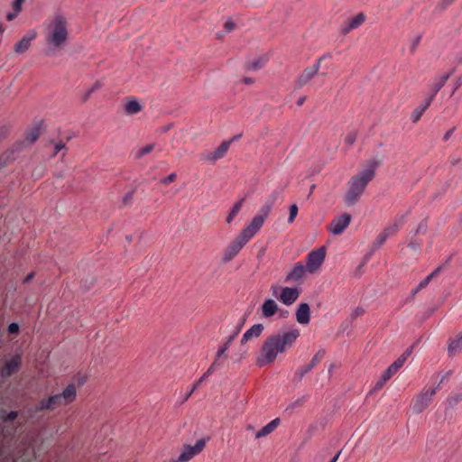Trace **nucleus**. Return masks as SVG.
Returning a JSON list of instances; mask_svg holds the SVG:
<instances>
[{
  "instance_id": "1",
  "label": "nucleus",
  "mask_w": 462,
  "mask_h": 462,
  "mask_svg": "<svg viewBox=\"0 0 462 462\" xmlns=\"http://www.w3.org/2000/svg\"><path fill=\"white\" fill-rule=\"evenodd\" d=\"M300 337L298 328H291L269 336L263 343L260 353L256 357L259 367L273 364L280 354L291 348Z\"/></svg>"
},
{
  "instance_id": "2",
  "label": "nucleus",
  "mask_w": 462,
  "mask_h": 462,
  "mask_svg": "<svg viewBox=\"0 0 462 462\" xmlns=\"http://www.w3.org/2000/svg\"><path fill=\"white\" fill-rule=\"evenodd\" d=\"M46 54L52 56L61 50L69 38V23L66 17L55 14L45 23Z\"/></svg>"
},
{
  "instance_id": "3",
  "label": "nucleus",
  "mask_w": 462,
  "mask_h": 462,
  "mask_svg": "<svg viewBox=\"0 0 462 462\" xmlns=\"http://www.w3.org/2000/svg\"><path fill=\"white\" fill-rule=\"evenodd\" d=\"M377 165L378 162L372 161L365 170L351 178L344 199L347 206H353L359 200L367 184L374 178Z\"/></svg>"
},
{
  "instance_id": "4",
  "label": "nucleus",
  "mask_w": 462,
  "mask_h": 462,
  "mask_svg": "<svg viewBox=\"0 0 462 462\" xmlns=\"http://www.w3.org/2000/svg\"><path fill=\"white\" fill-rule=\"evenodd\" d=\"M271 291L273 296L287 306L293 304L300 294V290L296 287L279 288L277 285H272Z\"/></svg>"
},
{
  "instance_id": "5",
  "label": "nucleus",
  "mask_w": 462,
  "mask_h": 462,
  "mask_svg": "<svg viewBox=\"0 0 462 462\" xmlns=\"http://www.w3.org/2000/svg\"><path fill=\"white\" fill-rule=\"evenodd\" d=\"M326 257L325 247L312 250L307 254L306 267L310 273H314L322 264Z\"/></svg>"
},
{
  "instance_id": "6",
  "label": "nucleus",
  "mask_w": 462,
  "mask_h": 462,
  "mask_svg": "<svg viewBox=\"0 0 462 462\" xmlns=\"http://www.w3.org/2000/svg\"><path fill=\"white\" fill-rule=\"evenodd\" d=\"M325 56L320 57L316 62L310 66L307 67L296 79L295 80V88L297 89L301 88L305 85H307L310 79L319 72L320 69V63Z\"/></svg>"
},
{
  "instance_id": "7",
  "label": "nucleus",
  "mask_w": 462,
  "mask_h": 462,
  "mask_svg": "<svg viewBox=\"0 0 462 462\" xmlns=\"http://www.w3.org/2000/svg\"><path fill=\"white\" fill-rule=\"evenodd\" d=\"M435 393L436 388H431L426 390L414 398L411 403L414 412L420 413L423 411L429 406Z\"/></svg>"
},
{
  "instance_id": "8",
  "label": "nucleus",
  "mask_w": 462,
  "mask_h": 462,
  "mask_svg": "<svg viewBox=\"0 0 462 462\" xmlns=\"http://www.w3.org/2000/svg\"><path fill=\"white\" fill-rule=\"evenodd\" d=\"M265 219V217L257 214L253 217L249 225L246 227H245L239 235L247 242H249V240L252 239L254 236V235L261 229Z\"/></svg>"
},
{
  "instance_id": "9",
  "label": "nucleus",
  "mask_w": 462,
  "mask_h": 462,
  "mask_svg": "<svg viewBox=\"0 0 462 462\" xmlns=\"http://www.w3.org/2000/svg\"><path fill=\"white\" fill-rule=\"evenodd\" d=\"M248 242L240 235L226 248L223 254V262L231 261Z\"/></svg>"
},
{
  "instance_id": "10",
  "label": "nucleus",
  "mask_w": 462,
  "mask_h": 462,
  "mask_svg": "<svg viewBox=\"0 0 462 462\" xmlns=\"http://www.w3.org/2000/svg\"><path fill=\"white\" fill-rule=\"evenodd\" d=\"M282 199V189L273 190L265 199L258 214L267 218L275 203Z\"/></svg>"
},
{
  "instance_id": "11",
  "label": "nucleus",
  "mask_w": 462,
  "mask_h": 462,
  "mask_svg": "<svg viewBox=\"0 0 462 462\" xmlns=\"http://www.w3.org/2000/svg\"><path fill=\"white\" fill-rule=\"evenodd\" d=\"M231 143L232 140L224 141L215 151L201 153V159L214 162L223 158L227 152Z\"/></svg>"
},
{
  "instance_id": "12",
  "label": "nucleus",
  "mask_w": 462,
  "mask_h": 462,
  "mask_svg": "<svg viewBox=\"0 0 462 462\" xmlns=\"http://www.w3.org/2000/svg\"><path fill=\"white\" fill-rule=\"evenodd\" d=\"M206 442L203 439L197 440L194 446H188L178 457L179 461L187 462L200 453L205 448Z\"/></svg>"
},
{
  "instance_id": "13",
  "label": "nucleus",
  "mask_w": 462,
  "mask_h": 462,
  "mask_svg": "<svg viewBox=\"0 0 462 462\" xmlns=\"http://www.w3.org/2000/svg\"><path fill=\"white\" fill-rule=\"evenodd\" d=\"M351 221L350 214H343L337 217H335L330 224L329 230L336 236L341 235L344 230L349 226Z\"/></svg>"
},
{
  "instance_id": "14",
  "label": "nucleus",
  "mask_w": 462,
  "mask_h": 462,
  "mask_svg": "<svg viewBox=\"0 0 462 462\" xmlns=\"http://www.w3.org/2000/svg\"><path fill=\"white\" fill-rule=\"evenodd\" d=\"M64 404L63 400H61L60 394H55L48 399H42L39 402L36 406L37 411H42L44 410L53 411L60 405Z\"/></svg>"
},
{
  "instance_id": "15",
  "label": "nucleus",
  "mask_w": 462,
  "mask_h": 462,
  "mask_svg": "<svg viewBox=\"0 0 462 462\" xmlns=\"http://www.w3.org/2000/svg\"><path fill=\"white\" fill-rule=\"evenodd\" d=\"M325 356V351L324 350H319L318 351V353L312 357L311 361L310 362V364H308L307 365L305 366H302L300 368H299L296 373H295V376L298 378V380H301L303 378V376L309 373L311 369H313L321 360L322 358L324 357Z\"/></svg>"
},
{
  "instance_id": "16",
  "label": "nucleus",
  "mask_w": 462,
  "mask_h": 462,
  "mask_svg": "<svg viewBox=\"0 0 462 462\" xmlns=\"http://www.w3.org/2000/svg\"><path fill=\"white\" fill-rule=\"evenodd\" d=\"M307 267L301 263L298 262L292 270L286 275L285 282H297L302 280L305 276Z\"/></svg>"
},
{
  "instance_id": "17",
  "label": "nucleus",
  "mask_w": 462,
  "mask_h": 462,
  "mask_svg": "<svg viewBox=\"0 0 462 462\" xmlns=\"http://www.w3.org/2000/svg\"><path fill=\"white\" fill-rule=\"evenodd\" d=\"M449 77V73L442 74L433 80V82L430 86V96L427 97L428 100H430V102L433 101L437 93L444 87Z\"/></svg>"
},
{
  "instance_id": "18",
  "label": "nucleus",
  "mask_w": 462,
  "mask_h": 462,
  "mask_svg": "<svg viewBox=\"0 0 462 462\" xmlns=\"http://www.w3.org/2000/svg\"><path fill=\"white\" fill-rule=\"evenodd\" d=\"M37 36V33L34 30H32L28 32L15 45H14V51L16 53H23L26 51L30 45L32 41H33Z\"/></svg>"
},
{
  "instance_id": "19",
  "label": "nucleus",
  "mask_w": 462,
  "mask_h": 462,
  "mask_svg": "<svg viewBox=\"0 0 462 462\" xmlns=\"http://www.w3.org/2000/svg\"><path fill=\"white\" fill-rule=\"evenodd\" d=\"M21 365V357L20 356H15L12 357L9 361L5 363V365L1 369V374L4 377H9L18 371Z\"/></svg>"
},
{
  "instance_id": "20",
  "label": "nucleus",
  "mask_w": 462,
  "mask_h": 462,
  "mask_svg": "<svg viewBox=\"0 0 462 462\" xmlns=\"http://www.w3.org/2000/svg\"><path fill=\"white\" fill-rule=\"evenodd\" d=\"M296 320L301 325H307L310 320V308L308 303H300L296 310Z\"/></svg>"
},
{
  "instance_id": "21",
  "label": "nucleus",
  "mask_w": 462,
  "mask_h": 462,
  "mask_svg": "<svg viewBox=\"0 0 462 462\" xmlns=\"http://www.w3.org/2000/svg\"><path fill=\"white\" fill-rule=\"evenodd\" d=\"M264 328L263 324H255L247 329L241 339V344H245L252 338H257L263 333Z\"/></svg>"
},
{
  "instance_id": "22",
  "label": "nucleus",
  "mask_w": 462,
  "mask_h": 462,
  "mask_svg": "<svg viewBox=\"0 0 462 462\" xmlns=\"http://www.w3.org/2000/svg\"><path fill=\"white\" fill-rule=\"evenodd\" d=\"M278 304L272 299L264 300L262 305V314L264 318H271L276 314Z\"/></svg>"
},
{
  "instance_id": "23",
  "label": "nucleus",
  "mask_w": 462,
  "mask_h": 462,
  "mask_svg": "<svg viewBox=\"0 0 462 462\" xmlns=\"http://www.w3.org/2000/svg\"><path fill=\"white\" fill-rule=\"evenodd\" d=\"M405 222V216L404 215H398L393 222L389 225L388 226H386L384 228V230L387 232V234L392 236L393 235H395L399 229L403 226Z\"/></svg>"
},
{
  "instance_id": "24",
  "label": "nucleus",
  "mask_w": 462,
  "mask_h": 462,
  "mask_svg": "<svg viewBox=\"0 0 462 462\" xmlns=\"http://www.w3.org/2000/svg\"><path fill=\"white\" fill-rule=\"evenodd\" d=\"M280 424V419L276 418L270 421L267 425L263 427L260 430L255 433V438L260 439L266 437L271 434Z\"/></svg>"
},
{
  "instance_id": "25",
  "label": "nucleus",
  "mask_w": 462,
  "mask_h": 462,
  "mask_svg": "<svg viewBox=\"0 0 462 462\" xmlns=\"http://www.w3.org/2000/svg\"><path fill=\"white\" fill-rule=\"evenodd\" d=\"M431 102L430 100H428L427 98L422 102L420 103L414 110L413 112L411 113V120L413 122V123H417L421 116L423 115V113L428 109V107L430 106Z\"/></svg>"
},
{
  "instance_id": "26",
  "label": "nucleus",
  "mask_w": 462,
  "mask_h": 462,
  "mask_svg": "<svg viewBox=\"0 0 462 462\" xmlns=\"http://www.w3.org/2000/svg\"><path fill=\"white\" fill-rule=\"evenodd\" d=\"M76 393L77 391L75 384L70 383L64 389V391L62 392V393L60 394V396L61 400H63L64 404L66 405L74 401Z\"/></svg>"
},
{
  "instance_id": "27",
  "label": "nucleus",
  "mask_w": 462,
  "mask_h": 462,
  "mask_svg": "<svg viewBox=\"0 0 462 462\" xmlns=\"http://www.w3.org/2000/svg\"><path fill=\"white\" fill-rule=\"evenodd\" d=\"M365 15L363 14H358L348 21L347 25L343 28V32L348 33L351 30L359 27L365 22Z\"/></svg>"
},
{
  "instance_id": "28",
  "label": "nucleus",
  "mask_w": 462,
  "mask_h": 462,
  "mask_svg": "<svg viewBox=\"0 0 462 462\" xmlns=\"http://www.w3.org/2000/svg\"><path fill=\"white\" fill-rule=\"evenodd\" d=\"M462 350V332L457 337L450 340L448 351L449 356H455Z\"/></svg>"
},
{
  "instance_id": "29",
  "label": "nucleus",
  "mask_w": 462,
  "mask_h": 462,
  "mask_svg": "<svg viewBox=\"0 0 462 462\" xmlns=\"http://www.w3.org/2000/svg\"><path fill=\"white\" fill-rule=\"evenodd\" d=\"M244 201H245V198H242L237 202H236V204L233 206L231 211L229 212V214L226 217V222L228 224H230L233 221V219L238 215V213L241 210V208L244 204Z\"/></svg>"
},
{
  "instance_id": "30",
  "label": "nucleus",
  "mask_w": 462,
  "mask_h": 462,
  "mask_svg": "<svg viewBox=\"0 0 462 462\" xmlns=\"http://www.w3.org/2000/svg\"><path fill=\"white\" fill-rule=\"evenodd\" d=\"M142 110V106L136 100H130L125 104V112L128 115H135Z\"/></svg>"
},
{
  "instance_id": "31",
  "label": "nucleus",
  "mask_w": 462,
  "mask_h": 462,
  "mask_svg": "<svg viewBox=\"0 0 462 462\" xmlns=\"http://www.w3.org/2000/svg\"><path fill=\"white\" fill-rule=\"evenodd\" d=\"M265 62H266V59L263 57H260V58L256 59L255 60L249 62L246 65V69H252V70H257V69H260L261 68H263L265 65Z\"/></svg>"
},
{
  "instance_id": "32",
  "label": "nucleus",
  "mask_w": 462,
  "mask_h": 462,
  "mask_svg": "<svg viewBox=\"0 0 462 462\" xmlns=\"http://www.w3.org/2000/svg\"><path fill=\"white\" fill-rule=\"evenodd\" d=\"M441 267H438L437 269H435L430 274H429L425 279H423L419 284V289H423L425 288L429 283L433 279V277H435L440 271Z\"/></svg>"
},
{
  "instance_id": "33",
  "label": "nucleus",
  "mask_w": 462,
  "mask_h": 462,
  "mask_svg": "<svg viewBox=\"0 0 462 462\" xmlns=\"http://www.w3.org/2000/svg\"><path fill=\"white\" fill-rule=\"evenodd\" d=\"M220 365V362H217V359H215V361L211 364L207 372L199 378V381L202 383L207 377L212 374Z\"/></svg>"
},
{
  "instance_id": "34",
  "label": "nucleus",
  "mask_w": 462,
  "mask_h": 462,
  "mask_svg": "<svg viewBox=\"0 0 462 462\" xmlns=\"http://www.w3.org/2000/svg\"><path fill=\"white\" fill-rule=\"evenodd\" d=\"M40 136V129L38 127L32 128L27 134H26V141H28L30 143H33Z\"/></svg>"
},
{
  "instance_id": "35",
  "label": "nucleus",
  "mask_w": 462,
  "mask_h": 462,
  "mask_svg": "<svg viewBox=\"0 0 462 462\" xmlns=\"http://www.w3.org/2000/svg\"><path fill=\"white\" fill-rule=\"evenodd\" d=\"M154 148V144L151 143V144H147L143 147H142L141 149H139L136 152V157L137 158H141L146 154H148L149 152H151Z\"/></svg>"
},
{
  "instance_id": "36",
  "label": "nucleus",
  "mask_w": 462,
  "mask_h": 462,
  "mask_svg": "<svg viewBox=\"0 0 462 462\" xmlns=\"http://www.w3.org/2000/svg\"><path fill=\"white\" fill-rule=\"evenodd\" d=\"M405 362L403 358H398L395 362H393L388 368L393 373L396 374L397 371L403 365Z\"/></svg>"
},
{
  "instance_id": "37",
  "label": "nucleus",
  "mask_w": 462,
  "mask_h": 462,
  "mask_svg": "<svg viewBox=\"0 0 462 462\" xmlns=\"http://www.w3.org/2000/svg\"><path fill=\"white\" fill-rule=\"evenodd\" d=\"M298 207L296 204H293L290 207V215H289V218H288V222L289 223H292L294 221V219L296 218L297 215H298Z\"/></svg>"
},
{
  "instance_id": "38",
  "label": "nucleus",
  "mask_w": 462,
  "mask_h": 462,
  "mask_svg": "<svg viewBox=\"0 0 462 462\" xmlns=\"http://www.w3.org/2000/svg\"><path fill=\"white\" fill-rule=\"evenodd\" d=\"M390 236L387 234V232L385 230H383L381 234L378 235V236L376 237V240H375V243L378 246H381L385 241L386 239L389 237Z\"/></svg>"
},
{
  "instance_id": "39",
  "label": "nucleus",
  "mask_w": 462,
  "mask_h": 462,
  "mask_svg": "<svg viewBox=\"0 0 462 462\" xmlns=\"http://www.w3.org/2000/svg\"><path fill=\"white\" fill-rule=\"evenodd\" d=\"M230 344L225 342L217 350L216 359L219 362L220 357L226 353V351L229 348Z\"/></svg>"
},
{
  "instance_id": "40",
  "label": "nucleus",
  "mask_w": 462,
  "mask_h": 462,
  "mask_svg": "<svg viewBox=\"0 0 462 462\" xmlns=\"http://www.w3.org/2000/svg\"><path fill=\"white\" fill-rule=\"evenodd\" d=\"M356 141V134L355 132H351L346 134L345 137V143L347 145H353L355 142Z\"/></svg>"
},
{
  "instance_id": "41",
  "label": "nucleus",
  "mask_w": 462,
  "mask_h": 462,
  "mask_svg": "<svg viewBox=\"0 0 462 462\" xmlns=\"http://www.w3.org/2000/svg\"><path fill=\"white\" fill-rule=\"evenodd\" d=\"M236 27V24L230 19L224 23V30L226 32H230L231 31L235 30Z\"/></svg>"
},
{
  "instance_id": "42",
  "label": "nucleus",
  "mask_w": 462,
  "mask_h": 462,
  "mask_svg": "<svg viewBox=\"0 0 462 462\" xmlns=\"http://www.w3.org/2000/svg\"><path fill=\"white\" fill-rule=\"evenodd\" d=\"M420 40H421V36L420 35H418L416 36L412 41H411V47H410V50L411 52H414L418 47V45L420 44Z\"/></svg>"
},
{
  "instance_id": "43",
  "label": "nucleus",
  "mask_w": 462,
  "mask_h": 462,
  "mask_svg": "<svg viewBox=\"0 0 462 462\" xmlns=\"http://www.w3.org/2000/svg\"><path fill=\"white\" fill-rule=\"evenodd\" d=\"M25 0H14L13 3V10L14 12L20 13L22 9V5Z\"/></svg>"
},
{
  "instance_id": "44",
  "label": "nucleus",
  "mask_w": 462,
  "mask_h": 462,
  "mask_svg": "<svg viewBox=\"0 0 462 462\" xmlns=\"http://www.w3.org/2000/svg\"><path fill=\"white\" fill-rule=\"evenodd\" d=\"M176 178H177V174L176 173H171L166 178L162 179L161 180V183H162V184L171 183V182L174 181L176 180Z\"/></svg>"
},
{
  "instance_id": "45",
  "label": "nucleus",
  "mask_w": 462,
  "mask_h": 462,
  "mask_svg": "<svg viewBox=\"0 0 462 462\" xmlns=\"http://www.w3.org/2000/svg\"><path fill=\"white\" fill-rule=\"evenodd\" d=\"M17 416H18V413L16 411H12L5 416L4 420L5 421H13L17 418Z\"/></svg>"
},
{
  "instance_id": "46",
  "label": "nucleus",
  "mask_w": 462,
  "mask_h": 462,
  "mask_svg": "<svg viewBox=\"0 0 462 462\" xmlns=\"http://www.w3.org/2000/svg\"><path fill=\"white\" fill-rule=\"evenodd\" d=\"M19 331V326L17 323H11L9 326H8V332L10 334H15Z\"/></svg>"
},
{
  "instance_id": "47",
  "label": "nucleus",
  "mask_w": 462,
  "mask_h": 462,
  "mask_svg": "<svg viewBox=\"0 0 462 462\" xmlns=\"http://www.w3.org/2000/svg\"><path fill=\"white\" fill-rule=\"evenodd\" d=\"M364 313H365V310L361 307H357L354 310V311L352 313V318L356 319V318L363 315Z\"/></svg>"
},
{
  "instance_id": "48",
  "label": "nucleus",
  "mask_w": 462,
  "mask_h": 462,
  "mask_svg": "<svg viewBox=\"0 0 462 462\" xmlns=\"http://www.w3.org/2000/svg\"><path fill=\"white\" fill-rule=\"evenodd\" d=\"M393 374H394L389 368H387L381 377L383 378V381L387 382Z\"/></svg>"
},
{
  "instance_id": "49",
  "label": "nucleus",
  "mask_w": 462,
  "mask_h": 462,
  "mask_svg": "<svg viewBox=\"0 0 462 462\" xmlns=\"http://www.w3.org/2000/svg\"><path fill=\"white\" fill-rule=\"evenodd\" d=\"M239 332H240V328H236L235 332L226 338V342H227L228 344L231 345V343L236 337V336L238 335Z\"/></svg>"
},
{
  "instance_id": "50",
  "label": "nucleus",
  "mask_w": 462,
  "mask_h": 462,
  "mask_svg": "<svg viewBox=\"0 0 462 462\" xmlns=\"http://www.w3.org/2000/svg\"><path fill=\"white\" fill-rule=\"evenodd\" d=\"M63 149H65V143H61V142H60V143H56V144H55V146H54V153H53V156L57 155V153H58L60 151L63 150Z\"/></svg>"
},
{
  "instance_id": "51",
  "label": "nucleus",
  "mask_w": 462,
  "mask_h": 462,
  "mask_svg": "<svg viewBox=\"0 0 462 462\" xmlns=\"http://www.w3.org/2000/svg\"><path fill=\"white\" fill-rule=\"evenodd\" d=\"M386 383V381H383V378L381 377L375 383L374 387L373 388V391H377V390H380L383 385L384 383Z\"/></svg>"
},
{
  "instance_id": "52",
  "label": "nucleus",
  "mask_w": 462,
  "mask_h": 462,
  "mask_svg": "<svg viewBox=\"0 0 462 462\" xmlns=\"http://www.w3.org/2000/svg\"><path fill=\"white\" fill-rule=\"evenodd\" d=\"M412 348L413 347L411 346L410 348L406 349L405 352L400 356V358H403V361L405 362L407 358L411 355Z\"/></svg>"
},
{
  "instance_id": "53",
  "label": "nucleus",
  "mask_w": 462,
  "mask_h": 462,
  "mask_svg": "<svg viewBox=\"0 0 462 462\" xmlns=\"http://www.w3.org/2000/svg\"><path fill=\"white\" fill-rule=\"evenodd\" d=\"M425 230H426V224L424 222H421L419 225L416 233H418V234L419 233H423V232H425Z\"/></svg>"
},
{
  "instance_id": "54",
  "label": "nucleus",
  "mask_w": 462,
  "mask_h": 462,
  "mask_svg": "<svg viewBox=\"0 0 462 462\" xmlns=\"http://www.w3.org/2000/svg\"><path fill=\"white\" fill-rule=\"evenodd\" d=\"M17 14H18V13L14 12V11H13L12 13H8V14H6V19H7L8 21H12L13 19H14V18L17 16Z\"/></svg>"
},
{
  "instance_id": "55",
  "label": "nucleus",
  "mask_w": 462,
  "mask_h": 462,
  "mask_svg": "<svg viewBox=\"0 0 462 462\" xmlns=\"http://www.w3.org/2000/svg\"><path fill=\"white\" fill-rule=\"evenodd\" d=\"M100 87H101V84H100L98 81H97V82H96V83H95V84H94V85L89 88V90H90V92H92V93H93V92H94V91H96L97 89L100 88Z\"/></svg>"
},
{
  "instance_id": "56",
  "label": "nucleus",
  "mask_w": 462,
  "mask_h": 462,
  "mask_svg": "<svg viewBox=\"0 0 462 462\" xmlns=\"http://www.w3.org/2000/svg\"><path fill=\"white\" fill-rule=\"evenodd\" d=\"M201 383L199 381L196 382L195 384L193 385V387L191 388V390L189 391V393H188V397H189L192 393L199 387V385Z\"/></svg>"
},
{
  "instance_id": "57",
  "label": "nucleus",
  "mask_w": 462,
  "mask_h": 462,
  "mask_svg": "<svg viewBox=\"0 0 462 462\" xmlns=\"http://www.w3.org/2000/svg\"><path fill=\"white\" fill-rule=\"evenodd\" d=\"M305 100H306V97L305 96L300 97L299 99L296 102L297 106H302L304 104Z\"/></svg>"
},
{
  "instance_id": "58",
  "label": "nucleus",
  "mask_w": 462,
  "mask_h": 462,
  "mask_svg": "<svg viewBox=\"0 0 462 462\" xmlns=\"http://www.w3.org/2000/svg\"><path fill=\"white\" fill-rule=\"evenodd\" d=\"M304 402V397L300 398V399H298L297 401H295L292 404L293 407H296V406H300Z\"/></svg>"
},
{
  "instance_id": "59",
  "label": "nucleus",
  "mask_w": 462,
  "mask_h": 462,
  "mask_svg": "<svg viewBox=\"0 0 462 462\" xmlns=\"http://www.w3.org/2000/svg\"><path fill=\"white\" fill-rule=\"evenodd\" d=\"M453 131H454V130H453V129H451V130L448 131V132L445 134V135H444V137H443L444 141H448V140L449 139V137L451 136V134H452Z\"/></svg>"
},
{
  "instance_id": "60",
  "label": "nucleus",
  "mask_w": 462,
  "mask_h": 462,
  "mask_svg": "<svg viewBox=\"0 0 462 462\" xmlns=\"http://www.w3.org/2000/svg\"><path fill=\"white\" fill-rule=\"evenodd\" d=\"M7 134V129L5 127L0 128V139L4 138Z\"/></svg>"
},
{
  "instance_id": "61",
  "label": "nucleus",
  "mask_w": 462,
  "mask_h": 462,
  "mask_svg": "<svg viewBox=\"0 0 462 462\" xmlns=\"http://www.w3.org/2000/svg\"><path fill=\"white\" fill-rule=\"evenodd\" d=\"M91 94H92V92H90V90L88 89V90L85 93V95H84V97H83L82 100H83L84 102H85V101H87V100L90 97Z\"/></svg>"
},
{
  "instance_id": "62",
  "label": "nucleus",
  "mask_w": 462,
  "mask_h": 462,
  "mask_svg": "<svg viewBox=\"0 0 462 462\" xmlns=\"http://www.w3.org/2000/svg\"><path fill=\"white\" fill-rule=\"evenodd\" d=\"M243 81L245 83V84H253L254 82V79L252 78H245L243 79Z\"/></svg>"
},
{
  "instance_id": "63",
  "label": "nucleus",
  "mask_w": 462,
  "mask_h": 462,
  "mask_svg": "<svg viewBox=\"0 0 462 462\" xmlns=\"http://www.w3.org/2000/svg\"><path fill=\"white\" fill-rule=\"evenodd\" d=\"M132 199V194L131 193H128L125 198H124V203L126 204L128 200H130Z\"/></svg>"
},
{
  "instance_id": "64",
  "label": "nucleus",
  "mask_w": 462,
  "mask_h": 462,
  "mask_svg": "<svg viewBox=\"0 0 462 462\" xmlns=\"http://www.w3.org/2000/svg\"><path fill=\"white\" fill-rule=\"evenodd\" d=\"M340 455V451L329 461V462H337Z\"/></svg>"
}]
</instances>
